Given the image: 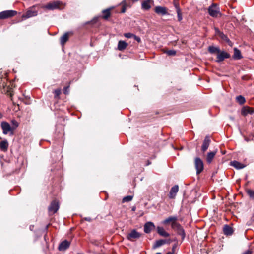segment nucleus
<instances>
[{
	"instance_id": "nucleus-1",
	"label": "nucleus",
	"mask_w": 254,
	"mask_h": 254,
	"mask_svg": "<svg viewBox=\"0 0 254 254\" xmlns=\"http://www.w3.org/2000/svg\"><path fill=\"white\" fill-rule=\"evenodd\" d=\"M61 4L62 2L60 1H53L49 2L46 5L42 6V8L49 10H53L59 9Z\"/></svg>"
},
{
	"instance_id": "nucleus-2",
	"label": "nucleus",
	"mask_w": 254,
	"mask_h": 254,
	"mask_svg": "<svg viewBox=\"0 0 254 254\" xmlns=\"http://www.w3.org/2000/svg\"><path fill=\"white\" fill-rule=\"evenodd\" d=\"M0 126L2 130V132L4 134H7L9 132L11 135L13 134V128L10 126V125L7 122H2L1 123Z\"/></svg>"
},
{
	"instance_id": "nucleus-3",
	"label": "nucleus",
	"mask_w": 254,
	"mask_h": 254,
	"mask_svg": "<svg viewBox=\"0 0 254 254\" xmlns=\"http://www.w3.org/2000/svg\"><path fill=\"white\" fill-rule=\"evenodd\" d=\"M141 236V233L137 232L135 229H133L127 235L126 238L130 241H134L139 238Z\"/></svg>"
},
{
	"instance_id": "nucleus-4",
	"label": "nucleus",
	"mask_w": 254,
	"mask_h": 254,
	"mask_svg": "<svg viewBox=\"0 0 254 254\" xmlns=\"http://www.w3.org/2000/svg\"><path fill=\"white\" fill-rule=\"evenodd\" d=\"M194 165L196 170V173L200 174L204 169L203 162L199 157H196L194 159Z\"/></svg>"
},
{
	"instance_id": "nucleus-5",
	"label": "nucleus",
	"mask_w": 254,
	"mask_h": 254,
	"mask_svg": "<svg viewBox=\"0 0 254 254\" xmlns=\"http://www.w3.org/2000/svg\"><path fill=\"white\" fill-rule=\"evenodd\" d=\"M17 14V12L14 10H5L0 12V19H4L12 17Z\"/></svg>"
},
{
	"instance_id": "nucleus-6",
	"label": "nucleus",
	"mask_w": 254,
	"mask_h": 254,
	"mask_svg": "<svg viewBox=\"0 0 254 254\" xmlns=\"http://www.w3.org/2000/svg\"><path fill=\"white\" fill-rule=\"evenodd\" d=\"M176 231L177 234L181 236L182 239L183 240L186 236L185 230L182 226L179 223H175L173 225V228H172Z\"/></svg>"
},
{
	"instance_id": "nucleus-7",
	"label": "nucleus",
	"mask_w": 254,
	"mask_h": 254,
	"mask_svg": "<svg viewBox=\"0 0 254 254\" xmlns=\"http://www.w3.org/2000/svg\"><path fill=\"white\" fill-rule=\"evenodd\" d=\"M59 208V204L57 200H53L51 202L48 207V211L50 214H55L57 212Z\"/></svg>"
},
{
	"instance_id": "nucleus-8",
	"label": "nucleus",
	"mask_w": 254,
	"mask_h": 254,
	"mask_svg": "<svg viewBox=\"0 0 254 254\" xmlns=\"http://www.w3.org/2000/svg\"><path fill=\"white\" fill-rule=\"evenodd\" d=\"M230 55L227 52L224 51H221L218 52L217 55V59L216 60V62L220 63L224 61L225 59H227L230 58Z\"/></svg>"
},
{
	"instance_id": "nucleus-9",
	"label": "nucleus",
	"mask_w": 254,
	"mask_h": 254,
	"mask_svg": "<svg viewBox=\"0 0 254 254\" xmlns=\"http://www.w3.org/2000/svg\"><path fill=\"white\" fill-rule=\"evenodd\" d=\"M209 14L212 17H217L220 14L218 8L215 4H213L208 8Z\"/></svg>"
},
{
	"instance_id": "nucleus-10",
	"label": "nucleus",
	"mask_w": 254,
	"mask_h": 254,
	"mask_svg": "<svg viewBox=\"0 0 254 254\" xmlns=\"http://www.w3.org/2000/svg\"><path fill=\"white\" fill-rule=\"evenodd\" d=\"M177 220L178 217L177 216H172L165 219L163 221L162 223L163 224H168L169 223H171V227L172 228H173L174 224L178 223V222H177Z\"/></svg>"
},
{
	"instance_id": "nucleus-11",
	"label": "nucleus",
	"mask_w": 254,
	"mask_h": 254,
	"mask_svg": "<svg viewBox=\"0 0 254 254\" xmlns=\"http://www.w3.org/2000/svg\"><path fill=\"white\" fill-rule=\"evenodd\" d=\"M70 245V242L64 240L60 243L58 246V250L60 251H64L69 247Z\"/></svg>"
},
{
	"instance_id": "nucleus-12",
	"label": "nucleus",
	"mask_w": 254,
	"mask_h": 254,
	"mask_svg": "<svg viewBox=\"0 0 254 254\" xmlns=\"http://www.w3.org/2000/svg\"><path fill=\"white\" fill-rule=\"evenodd\" d=\"M254 113V109L249 106H244L241 109V114L244 116L248 114H253Z\"/></svg>"
},
{
	"instance_id": "nucleus-13",
	"label": "nucleus",
	"mask_w": 254,
	"mask_h": 254,
	"mask_svg": "<svg viewBox=\"0 0 254 254\" xmlns=\"http://www.w3.org/2000/svg\"><path fill=\"white\" fill-rule=\"evenodd\" d=\"M154 228L155 225L154 223L151 222H148L144 226V231L146 233H149Z\"/></svg>"
},
{
	"instance_id": "nucleus-14",
	"label": "nucleus",
	"mask_w": 254,
	"mask_h": 254,
	"mask_svg": "<svg viewBox=\"0 0 254 254\" xmlns=\"http://www.w3.org/2000/svg\"><path fill=\"white\" fill-rule=\"evenodd\" d=\"M210 142L211 140L210 137L208 136H206L204 138L201 147V150L203 152H204L207 150L210 145Z\"/></svg>"
},
{
	"instance_id": "nucleus-15",
	"label": "nucleus",
	"mask_w": 254,
	"mask_h": 254,
	"mask_svg": "<svg viewBox=\"0 0 254 254\" xmlns=\"http://www.w3.org/2000/svg\"><path fill=\"white\" fill-rule=\"evenodd\" d=\"M179 190V186L178 185H175L171 189L169 192V197L171 199H173L176 197V195Z\"/></svg>"
},
{
	"instance_id": "nucleus-16",
	"label": "nucleus",
	"mask_w": 254,
	"mask_h": 254,
	"mask_svg": "<svg viewBox=\"0 0 254 254\" xmlns=\"http://www.w3.org/2000/svg\"><path fill=\"white\" fill-rule=\"evenodd\" d=\"M155 12L158 14H161L162 15L168 14L167 9L165 7L162 6H156L154 9Z\"/></svg>"
},
{
	"instance_id": "nucleus-17",
	"label": "nucleus",
	"mask_w": 254,
	"mask_h": 254,
	"mask_svg": "<svg viewBox=\"0 0 254 254\" xmlns=\"http://www.w3.org/2000/svg\"><path fill=\"white\" fill-rule=\"evenodd\" d=\"M114 7H110L102 11V18L104 19H108L111 16V11L114 9Z\"/></svg>"
},
{
	"instance_id": "nucleus-18",
	"label": "nucleus",
	"mask_w": 254,
	"mask_h": 254,
	"mask_svg": "<svg viewBox=\"0 0 254 254\" xmlns=\"http://www.w3.org/2000/svg\"><path fill=\"white\" fill-rule=\"evenodd\" d=\"M157 231L158 234L162 237H168L170 236V234L166 232L162 227H157Z\"/></svg>"
},
{
	"instance_id": "nucleus-19",
	"label": "nucleus",
	"mask_w": 254,
	"mask_h": 254,
	"mask_svg": "<svg viewBox=\"0 0 254 254\" xmlns=\"http://www.w3.org/2000/svg\"><path fill=\"white\" fill-rule=\"evenodd\" d=\"M38 12L36 10H32L31 9L28 10L26 13L23 15V17L25 18H29L31 17L37 16Z\"/></svg>"
},
{
	"instance_id": "nucleus-20",
	"label": "nucleus",
	"mask_w": 254,
	"mask_h": 254,
	"mask_svg": "<svg viewBox=\"0 0 254 254\" xmlns=\"http://www.w3.org/2000/svg\"><path fill=\"white\" fill-rule=\"evenodd\" d=\"M217 152V150H216L214 151L209 152L207 153L206 156V161L208 163L210 164L212 162Z\"/></svg>"
},
{
	"instance_id": "nucleus-21",
	"label": "nucleus",
	"mask_w": 254,
	"mask_h": 254,
	"mask_svg": "<svg viewBox=\"0 0 254 254\" xmlns=\"http://www.w3.org/2000/svg\"><path fill=\"white\" fill-rule=\"evenodd\" d=\"M70 34H72V33L66 32L61 37L60 42L62 46H64L68 41Z\"/></svg>"
},
{
	"instance_id": "nucleus-22",
	"label": "nucleus",
	"mask_w": 254,
	"mask_h": 254,
	"mask_svg": "<svg viewBox=\"0 0 254 254\" xmlns=\"http://www.w3.org/2000/svg\"><path fill=\"white\" fill-rule=\"evenodd\" d=\"M153 2L152 0H146L142 2L141 6L142 8L145 10H148L151 8V2Z\"/></svg>"
},
{
	"instance_id": "nucleus-23",
	"label": "nucleus",
	"mask_w": 254,
	"mask_h": 254,
	"mask_svg": "<svg viewBox=\"0 0 254 254\" xmlns=\"http://www.w3.org/2000/svg\"><path fill=\"white\" fill-rule=\"evenodd\" d=\"M8 147V143L6 140L2 141L0 142V149L3 152L7 151Z\"/></svg>"
},
{
	"instance_id": "nucleus-24",
	"label": "nucleus",
	"mask_w": 254,
	"mask_h": 254,
	"mask_svg": "<svg viewBox=\"0 0 254 254\" xmlns=\"http://www.w3.org/2000/svg\"><path fill=\"white\" fill-rule=\"evenodd\" d=\"M223 232L226 235H231L233 233V229L229 225H226L223 228Z\"/></svg>"
},
{
	"instance_id": "nucleus-25",
	"label": "nucleus",
	"mask_w": 254,
	"mask_h": 254,
	"mask_svg": "<svg viewBox=\"0 0 254 254\" xmlns=\"http://www.w3.org/2000/svg\"><path fill=\"white\" fill-rule=\"evenodd\" d=\"M128 44L125 41L120 40L118 44V49L120 51H123L125 50Z\"/></svg>"
},
{
	"instance_id": "nucleus-26",
	"label": "nucleus",
	"mask_w": 254,
	"mask_h": 254,
	"mask_svg": "<svg viewBox=\"0 0 254 254\" xmlns=\"http://www.w3.org/2000/svg\"><path fill=\"white\" fill-rule=\"evenodd\" d=\"M231 164L232 166H233L234 167L237 169H243L245 167V165L237 161H234L231 162Z\"/></svg>"
},
{
	"instance_id": "nucleus-27",
	"label": "nucleus",
	"mask_w": 254,
	"mask_h": 254,
	"mask_svg": "<svg viewBox=\"0 0 254 254\" xmlns=\"http://www.w3.org/2000/svg\"><path fill=\"white\" fill-rule=\"evenodd\" d=\"M220 48L219 47H215L213 46H210L208 48V52L211 54H218L220 52Z\"/></svg>"
},
{
	"instance_id": "nucleus-28",
	"label": "nucleus",
	"mask_w": 254,
	"mask_h": 254,
	"mask_svg": "<svg viewBox=\"0 0 254 254\" xmlns=\"http://www.w3.org/2000/svg\"><path fill=\"white\" fill-rule=\"evenodd\" d=\"M166 243V242H165V239H160V240H157L154 244V245L153 246V248L156 249L157 248L161 247V246L165 244Z\"/></svg>"
},
{
	"instance_id": "nucleus-29",
	"label": "nucleus",
	"mask_w": 254,
	"mask_h": 254,
	"mask_svg": "<svg viewBox=\"0 0 254 254\" xmlns=\"http://www.w3.org/2000/svg\"><path fill=\"white\" fill-rule=\"evenodd\" d=\"M216 34L219 36L222 40L226 41L228 37L223 33L221 32L218 28L215 29Z\"/></svg>"
},
{
	"instance_id": "nucleus-30",
	"label": "nucleus",
	"mask_w": 254,
	"mask_h": 254,
	"mask_svg": "<svg viewBox=\"0 0 254 254\" xmlns=\"http://www.w3.org/2000/svg\"><path fill=\"white\" fill-rule=\"evenodd\" d=\"M242 56L241 54V52L237 48H234V53L233 55V58L236 59H240L242 58Z\"/></svg>"
},
{
	"instance_id": "nucleus-31",
	"label": "nucleus",
	"mask_w": 254,
	"mask_h": 254,
	"mask_svg": "<svg viewBox=\"0 0 254 254\" xmlns=\"http://www.w3.org/2000/svg\"><path fill=\"white\" fill-rule=\"evenodd\" d=\"M236 101L240 105H243L246 102V100L244 97L242 95H239L236 98Z\"/></svg>"
},
{
	"instance_id": "nucleus-32",
	"label": "nucleus",
	"mask_w": 254,
	"mask_h": 254,
	"mask_svg": "<svg viewBox=\"0 0 254 254\" xmlns=\"http://www.w3.org/2000/svg\"><path fill=\"white\" fill-rule=\"evenodd\" d=\"M246 192L249 197L253 199H254V190L251 189H247Z\"/></svg>"
},
{
	"instance_id": "nucleus-33",
	"label": "nucleus",
	"mask_w": 254,
	"mask_h": 254,
	"mask_svg": "<svg viewBox=\"0 0 254 254\" xmlns=\"http://www.w3.org/2000/svg\"><path fill=\"white\" fill-rule=\"evenodd\" d=\"M11 124L12 125L13 130L15 129L19 126L18 123L15 120H13L11 121Z\"/></svg>"
},
{
	"instance_id": "nucleus-34",
	"label": "nucleus",
	"mask_w": 254,
	"mask_h": 254,
	"mask_svg": "<svg viewBox=\"0 0 254 254\" xmlns=\"http://www.w3.org/2000/svg\"><path fill=\"white\" fill-rule=\"evenodd\" d=\"M177 16H178V20L179 21H181L182 20V13L181 11V9L180 8H177Z\"/></svg>"
},
{
	"instance_id": "nucleus-35",
	"label": "nucleus",
	"mask_w": 254,
	"mask_h": 254,
	"mask_svg": "<svg viewBox=\"0 0 254 254\" xmlns=\"http://www.w3.org/2000/svg\"><path fill=\"white\" fill-rule=\"evenodd\" d=\"M132 198H133L132 196H131V195L127 196L124 197V198L123 199V202H129L131 200H132Z\"/></svg>"
},
{
	"instance_id": "nucleus-36",
	"label": "nucleus",
	"mask_w": 254,
	"mask_h": 254,
	"mask_svg": "<svg viewBox=\"0 0 254 254\" xmlns=\"http://www.w3.org/2000/svg\"><path fill=\"white\" fill-rule=\"evenodd\" d=\"M55 98H58L61 93V90L60 89H57L54 91Z\"/></svg>"
},
{
	"instance_id": "nucleus-37",
	"label": "nucleus",
	"mask_w": 254,
	"mask_h": 254,
	"mask_svg": "<svg viewBox=\"0 0 254 254\" xmlns=\"http://www.w3.org/2000/svg\"><path fill=\"white\" fill-rule=\"evenodd\" d=\"M134 34L131 33H126L124 34V36L127 38H133Z\"/></svg>"
},
{
	"instance_id": "nucleus-38",
	"label": "nucleus",
	"mask_w": 254,
	"mask_h": 254,
	"mask_svg": "<svg viewBox=\"0 0 254 254\" xmlns=\"http://www.w3.org/2000/svg\"><path fill=\"white\" fill-rule=\"evenodd\" d=\"M176 51L174 50H168L166 52V53L168 55H171V56L175 55L176 54Z\"/></svg>"
},
{
	"instance_id": "nucleus-39",
	"label": "nucleus",
	"mask_w": 254,
	"mask_h": 254,
	"mask_svg": "<svg viewBox=\"0 0 254 254\" xmlns=\"http://www.w3.org/2000/svg\"><path fill=\"white\" fill-rule=\"evenodd\" d=\"M68 88L69 86L65 87L63 89V92L65 94H67L68 93Z\"/></svg>"
},
{
	"instance_id": "nucleus-40",
	"label": "nucleus",
	"mask_w": 254,
	"mask_h": 254,
	"mask_svg": "<svg viewBox=\"0 0 254 254\" xmlns=\"http://www.w3.org/2000/svg\"><path fill=\"white\" fill-rule=\"evenodd\" d=\"M135 40H136L138 43L141 42V39L139 37L137 36L136 35H134L133 37Z\"/></svg>"
},
{
	"instance_id": "nucleus-41",
	"label": "nucleus",
	"mask_w": 254,
	"mask_h": 254,
	"mask_svg": "<svg viewBox=\"0 0 254 254\" xmlns=\"http://www.w3.org/2000/svg\"><path fill=\"white\" fill-rule=\"evenodd\" d=\"M229 45L232 46V42L230 40V39L228 38L225 41Z\"/></svg>"
},
{
	"instance_id": "nucleus-42",
	"label": "nucleus",
	"mask_w": 254,
	"mask_h": 254,
	"mask_svg": "<svg viewBox=\"0 0 254 254\" xmlns=\"http://www.w3.org/2000/svg\"><path fill=\"white\" fill-rule=\"evenodd\" d=\"M165 242H166V244H169L171 242H172V240H171L170 239H165Z\"/></svg>"
},
{
	"instance_id": "nucleus-43",
	"label": "nucleus",
	"mask_w": 254,
	"mask_h": 254,
	"mask_svg": "<svg viewBox=\"0 0 254 254\" xmlns=\"http://www.w3.org/2000/svg\"><path fill=\"white\" fill-rule=\"evenodd\" d=\"M243 254H252V252L250 250H247Z\"/></svg>"
},
{
	"instance_id": "nucleus-44",
	"label": "nucleus",
	"mask_w": 254,
	"mask_h": 254,
	"mask_svg": "<svg viewBox=\"0 0 254 254\" xmlns=\"http://www.w3.org/2000/svg\"><path fill=\"white\" fill-rule=\"evenodd\" d=\"M126 7L125 6H124L122 7V10H121V12L122 13H125L126 12Z\"/></svg>"
},
{
	"instance_id": "nucleus-45",
	"label": "nucleus",
	"mask_w": 254,
	"mask_h": 254,
	"mask_svg": "<svg viewBox=\"0 0 254 254\" xmlns=\"http://www.w3.org/2000/svg\"><path fill=\"white\" fill-rule=\"evenodd\" d=\"M174 6H175L177 11V8H180L179 6V4L178 3H174Z\"/></svg>"
},
{
	"instance_id": "nucleus-46",
	"label": "nucleus",
	"mask_w": 254,
	"mask_h": 254,
	"mask_svg": "<svg viewBox=\"0 0 254 254\" xmlns=\"http://www.w3.org/2000/svg\"><path fill=\"white\" fill-rule=\"evenodd\" d=\"M176 247H177V245L176 244H175V245H174L173 246V247H172V252L174 253V250H175V248H176Z\"/></svg>"
},
{
	"instance_id": "nucleus-47",
	"label": "nucleus",
	"mask_w": 254,
	"mask_h": 254,
	"mask_svg": "<svg viewBox=\"0 0 254 254\" xmlns=\"http://www.w3.org/2000/svg\"><path fill=\"white\" fill-rule=\"evenodd\" d=\"M151 162L149 160H147L146 165L148 166L151 164Z\"/></svg>"
},
{
	"instance_id": "nucleus-48",
	"label": "nucleus",
	"mask_w": 254,
	"mask_h": 254,
	"mask_svg": "<svg viewBox=\"0 0 254 254\" xmlns=\"http://www.w3.org/2000/svg\"><path fill=\"white\" fill-rule=\"evenodd\" d=\"M173 254V252H169L166 254Z\"/></svg>"
},
{
	"instance_id": "nucleus-49",
	"label": "nucleus",
	"mask_w": 254,
	"mask_h": 254,
	"mask_svg": "<svg viewBox=\"0 0 254 254\" xmlns=\"http://www.w3.org/2000/svg\"><path fill=\"white\" fill-rule=\"evenodd\" d=\"M2 117V114L0 112V119H1Z\"/></svg>"
},
{
	"instance_id": "nucleus-50",
	"label": "nucleus",
	"mask_w": 254,
	"mask_h": 254,
	"mask_svg": "<svg viewBox=\"0 0 254 254\" xmlns=\"http://www.w3.org/2000/svg\"><path fill=\"white\" fill-rule=\"evenodd\" d=\"M173 241H177V239H174Z\"/></svg>"
},
{
	"instance_id": "nucleus-51",
	"label": "nucleus",
	"mask_w": 254,
	"mask_h": 254,
	"mask_svg": "<svg viewBox=\"0 0 254 254\" xmlns=\"http://www.w3.org/2000/svg\"><path fill=\"white\" fill-rule=\"evenodd\" d=\"M156 254H161V253L160 252H158V253H157Z\"/></svg>"
},
{
	"instance_id": "nucleus-52",
	"label": "nucleus",
	"mask_w": 254,
	"mask_h": 254,
	"mask_svg": "<svg viewBox=\"0 0 254 254\" xmlns=\"http://www.w3.org/2000/svg\"><path fill=\"white\" fill-rule=\"evenodd\" d=\"M253 220L254 221V216H253Z\"/></svg>"
},
{
	"instance_id": "nucleus-53",
	"label": "nucleus",
	"mask_w": 254,
	"mask_h": 254,
	"mask_svg": "<svg viewBox=\"0 0 254 254\" xmlns=\"http://www.w3.org/2000/svg\"><path fill=\"white\" fill-rule=\"evenodd\" d=\"M135 208H132V210H135Z\"/></svg>"
}]
</instances>
